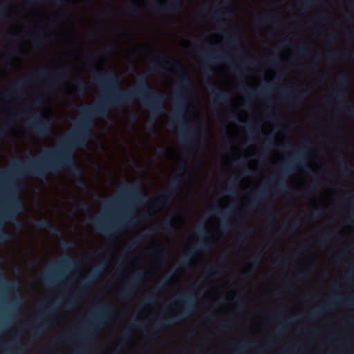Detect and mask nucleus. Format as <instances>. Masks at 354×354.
<instances>
[{"label": "nucleus", "instance_id": "f704fd0d", "mask_svg": "<svg viewBox=\"0 0 354 354\" xmlns=\"http://www.w3.org/2000/svg\"><path fill=\"white\" fill-rule=\"evenodd\" d=\"M144 237L142 236L133 239L127 245V248L129 250H135L142 243Z\"/></svg>", "mask_w": 354, "mask_h": 354}, {"label": "nucleus", "instance_id": "603ef678", "mask_svg": "<svg viewBox=\"0 0 354 354\" xmlns=\"http://www.w3.org/2000/svg\"><path fill=\"white\" fill-rule=\"evenodd\" d=\"M11 346L12 347H15L18 351H22L24 348H23V346L21 343V342L19 340H17L15 342H14Z\"/></svg>", "mask_w": 354, "mask_h": 354}, {"label": "nucleus", "instance_id": "3c124183", "mask_svg": "<svg viewBox=\"0 0 354 354\" xmlns=\"http://www.w3.org/2000/svg\"><path fill=\"white\" fill-rule=\"evenodd\" d=\"M323 55L327 60L330 62H333L334 59L335 58V55L331 51L326 52L324 53Z\"/></svg>", "mask_w": 354, "mask_h": 354}, {"label": "nucleus", "instance_id": "f03ea898", "mask_svg": "<svg viewBox=\"0 0 354 354\" xmlns=\"http://www.w3.org/2000/svg\"><path fill=\"white\" fill-rule=\"evenodd\" d=\"M156 58L161 59V61L151 66L150 71L151 73L167 70L171 66L180 68L178 75L179 84L176 89L173 101L175 105V111L171 116V122L173 124H178L182 127L180 134L181 142L185 145H191L194 141L195 133L190 123L185 118V113L188 107L186 91L193 88L192 80L177 59L166 55H157Z\"/></svg>", "mask_w": 354, "mask_h": 354}, {"label": "nucleus", "instance_id": "4468645a", "mask_svg": "<svg viewBox=\"0 0 354 354\" xmlns=\"http://www.w3.org/2000/svg\"><path fill=\"white\" fill-rule=\"evenodd\" d=\"M39 319L35 323L29 324L32 334L35 336H40L46 330V325L41 324V320L42 318H48L49 316L53 315V310L51 308H48L46 305L43 303L39 306Z\"/></svg>", "mask_w": 354, "mask_h": 354}, {"label": "nucleus", "instance_id": "4be33fe9", "mask_svg": "<svg viewBox=\"0 0 354 354\" xmlns=\"http://www.w3.org/2000/svg\"><path fill=\"white\" fill-rule=\"evenodd\" d=\"M204 61L207 64H214L218 61H230L229 57L226 56L224 53H219L218 51H211L209 54L205 55L203 57Z\"/></svg>", "mask_w": 354, "mask_h": 354}, {"label": "nucleus", "instance_id": "393cba45", "mask_svg": "<svg viewBox=\"0 0 354 354\" xmlns=\"http://www.w3.org/2000/svg\"><path fill=\"white\" fill-rule=\"evenodd\" d=\"M174 217H170L167 218L164 222V226H157L154 228H151L149 230L150 232H159L162 231L169 230L173 229L174 227Z\"/></svg>", "mask_w": 354, "mask_h": 354}, {"label": "nucleus", "instance_id": "412c9836", "mask_svg": "<svg viewBox=\"0 0 354 354\" xmlns=\"http://www.w3.org/2000/svg\"><path fill=\"white\" fill-rule=\"evenodd\" d=\"M77 265V261L73 259H72L68 255H66L62 259L57 261L53 264V268L55 270H65L71 268H73L76 267Z\"/></svg>", "mask_w": 354, "mask_h": 354}, {"label": "nucleus", "instance_id": "774afa93", "mask_svg": "<svg viewBox=\"0 0 354 354\" xmlns=\"http://www.w3.org/2000/svg\"><path fill=\"white\" fill-rule=\"evenodd\" d=\"M78 354H90V353L86 348H84L78 351Z\"/></svg>", "mask_w": 354, "mask_h": 354}, {"label": "nucleus", "instance_id": "a19ab883", "mask_svg": "<svg viewBox=\"0 0 354 354\" xmlns=\"http://www.w3.org/2000/svg\"><path fill=\"white\" fill-rule=\"evenodd\" d=\"M77 187L84 190V191H88V186L86 181L83 179V176L82 178H79L77 183H76Z\"/></svg>", "mask_w": 354, "mask_h": 354}, {"label": "nucleus", "instance_id": "aec40b11", "mask_svg": "<svg viewBox=\"0 0 354 354\" xmlns=\"http://www.w3.org/2000/svg\"><path fill=\"white\" fill-rule=\"evenodd\" d=\"M211 211L220 218V227L223 231H228L231 228V223L228 219L229 212L225 209H218L215 206L211 207Z\"/></svg>", "mask_w": 354, "mask_h": 354}, {"label": "nucleus", "instance_id": "9b49d317", "mask_svg": "<svg viewBox=\"0 0 354 354\" xmlns=\"http://www.w3.org/2000/svg\"><path fill=\"white\" fill-rule=\"evenodd\" d=\"M26 129L40 136H47L51 131V122L45 115L35 114L26 122Z\"/></svg>", "mask_w": 354, "mask_h": 354}, {"label": "nucleus", "instance_id": "09e8293b", "mask_svg": "<svg viewBox=\"0 0 354 354\" xmlns=\"http://www.w3.org/2000/svg\"><path fill=\"white\" fill-rule=\"evenodd\" d=\"M10 17L9 11L7 9L0 10V20H3Z\"/></svg>", "mask_w": 354, "mask_h": 354}, {"label": "nucleus", "instance_id": "338daca9", "mask_svg": "<svg viewBox=\"0 0 354 354\" xmlns=\"http://www.w3.org/2000/svg\"><path fill=\"white\" fill-rule=\"evenodd\" d=\"M21 302V299L19 297H17L16 300L12 303V307H17Z\"/></svg>", "mask_w": 354, "mask_h": 354}, {"label": "nucleus", "instance_id": "2f4dec72", "mask_svg": "<svg viewBox=\"0 0 354 354\" xmlns=\"http://www.w3.org/2000/svg\"><path fill=\"white\" fill-rule=\"evenodd\" d=\"M32 43L35 46L40 47L41 46L45 41V36L43 35H33L30 38Z\"/></svg>", "mask_w": 354, "mask_h": 354}, {"label": "nucleus", "instance_id": "de8ad7c7", "mask_svg": "<svg viewBox=\"0 0 354 354\" xmlns=\"http://www.w3.org/2000/svg\"><path fill=\"white\" fill-rule=\"evenodd\" d=\"M290 88L289 87H283L282 88L279 89L278 93L281 97H285L290 92Z\"/></svg>", "mask_w": 354, "mask_h": 354}, {"label": "nucleus", "instance_id": "69168bd1", "mask_svg": "<svg viewBox=\"0 0 354 354\" xmlns=\"http://www.w3.org/2000/svg\"><path fill=\"white\" fill-rule=\"evenodd\" d=\"M352 203H353V211L349 214V216H348V221H347L348 222L350 221L351 220L354 219V197L353 198Z\"/></svg>", "mask_w": 354, "mask_h": 354}, {"label": "nucleus", "instance_id": "37998d69", "mask_svg": "<svg viewBox=\"0 0 354 354\" xmlns=\"http://www.w3.org/2000/svg\"><path fill=\"white\" fill-rule=\"evenodd\" d=\"M298 53L301 55H308L310 51L306 45H301L298 48Z\"/></svg>", "mask_w": 354, "mask_h": 354}, {"label": "nucleus", "instance_id": "58836bf2", "mask_svg": "<svg viewBox=\"0 0 354 354\" xmlns=\"http://www.w3.org/2000/svg\"><path fill=\"white\" fill-rule=\"evenodd\" d=\"M261 259L259 256L255 255L253 260L249 263L250 269L248 270V273L250 274L253 272L254 269L259 265Z\"/></svg>", "mask_w": 354, "mask_h": 354}, {"label": "nucleus", "instance_id": "20e7f679", "mask_svg": "<svg viewBox=\"0 0 354 354\" xmlns=\"http://www.w3.org/2000/svg\"><path fill=\"white\" fill-rule=\"evenodd\" d=\"M12 169L6 170L0 168V180L2 182V194L6 200V207L0 212L1 218L5 223L11 222L18 230L24 227V223L17 219L19 214L24 210V206L18 196V187L15 178L17 176V168L12 162Z\"/></svg>", "mask_w": 354, "mask_h": 354}, {"label": "nucleus", "instance_id": "f257e3e1", "mask_svg": "<svg viewBox=\"0 0 354 354\" xmlns=\"http://www.w3.org/2000/svg\"><path fill=\"white\" fill-rule=\"evenodd\" d=\"M95 71L93 80L106 90V93L97 103L84 104L79 107V117L74 121L72 131L56 148H46L38 158L28 156L24 162L15 159L12 162L17 168V176L43 179L50 173H58L68 167L73 177L82 178L83 171L75 162L74 154L77 149L87 147L95 125V119L106 117L111 109L124 106L135 99L140 100L155 117L165 113V98L150 87L146 73H138L134 86L123 90L115 73L107 71L101 75L97 73L98 69Z\"/></svg>", "mask_w": 354, "mask_h": 354}, {"label": "nucleus", "instance_id": "b1692460", "mask_svg": "<svg viewBox=\"0 0 354 354\" xmlns=\"http://www.w3.org/2000/svg\"><path fill=\"white\" fill-rule=\"evenodd\" d=\"M268 196V193L266 188H261L254 192V194L249 197V201L252 205H255L261 201L266 199Z\"/></svg>", "mask_w": 354, "mask_h": 354}, {"label": "nucleus", "instance_id": "7ed1b4c3", "mask_svg": "<svg viewBox=\"0 0 354 354\" xmlns=\"http://www.w3.org/2000/svg\"><path fill=\"white\" fill-rule=\"evenodd\" d=\"M120 198H127L129 202L127 210L116 225L108 227L100 217H90L88 222L93 225L98 231L106 236L112 238L116 232L126 230L138 221V216L132 214L134 209L133 205L142 204L145 201V196L139 183L131 184L125 182L121 192Z\"/></svg>", "mask_w": 354, "mask_h": 354}, {"label": "nucleus", "instance_id": "4c0bfd02", "mask_svg": "<svg viewBox=\"0 0 354 354\" xmlns=\"http://www.w3.org/2000/svg\"><path fill=\"white\" fill-rule=\"evenodd\" d=\"M341 107L344 111L351 114L354 117V106L351 104V101L348 103H342Z\"/></svg>", "mask_w": 354, "mask_h": 354}, {"label": "nucleus", "instance_id": "1a4fd4ad", "mask_svg": "<svg viewBox=\"0 0 354 354\" xmlns=\"http://www.w3.org/2000/svg\"><path fill=\"white\" fill-rule=\"evenodd\" d=\"M185 170V165H182L178 169V173L173 177L169 184V189L161 195L155 197L150 201V205L154 209L159 210L162 208L166 203L171 200L176 193L177 189L180 186L182 176Z\"/></svg>", "mask_w": 354, "mask_h": 354}, {"label": "nucleus", "instance_id": "680f3d73", "mask_svg": "<svg viewBox=\"0 0 354 354\" xmlns=\"http://www.w3.org/2000/svg\"><path fill=\"white\" fill-rule=\"evenodd\" d=\"M117 198L110 199L105 201V205L107 207H111L114 205L117 202Z\"/></svg>", "mask_w": 354, "mask_h": 354}, {"label": "nucleus", "instance_id": "13d9d810", "mask_svg": "<svg viewBox=\"0 0 354 354\" xmlns=\"http://www.w3.org/2000/svg\"><path fill=\"white\" fill-rule=\"evenodd\" d=\"M252 233V230H245L241 235L240 239L241 240H243L244 239L248 238L250 236Z\"/></svg>", "mask_w": 354, "mask_h": 354}, {"label": "nucleus", "instance_id": "5701e85b", "mask_svg": "<svg viewBox=\"0 0 354 354\" xmlns=\"http://www.w3.org/2000/svg\"><path fill=\"white\" fill-rule=\"evenodd\" d=\"M145 277H146V274L144 273L136 274L135 277L131 279V282L129 283L127 288L120 292V297L123 299H127L130 297L131 295V286L139 284Z\"/></svg>", "mask_w": 354, "mask_h": 354}, {"label": "nucleus", "instance_id": "473e14b6", "mask_svg": "<svg viewBox=\"0 0 354 354\" xmlns=\"http://www.w3.org/2000/svg\"><path fill=\"white\" fill-rule=\"evenodd\" d=\"M126 12L127 15L140 17L141 16L140 12L137 5L134 6H127L126 8Z\"/></svg>", "mask_w": 354, "mask_h": 354}, {"label": "nucleus", "instance_id": "ddd939ff", "mask_svg": "<svg viewBox=\"0 0 354 354\" xmlns=\"http://www.w3.org/2000/svg\"><path fill=\"white\" fill-rule=\"evenodd\" d=\"M150 7L152 11L161 15L177 14L182 10L180 0H170L169 5L160 0H154Z\"/></svg>", "mask_w": 354, "mask_h": 354}, {"label": "nucleus", "instance_id": "e2e57ef3", "mask_svg": "<svg viewBox=\"0 0 354 354\" xmlns=\"http://www.w3.org/2000/svg\"><path fill=\"white\" fill-rule=\"evenodd\" d=\"M7 131H8V129L6 127H3L0 128V139L6 135Z\"/></svg>", "mask_w": 354, "mask_h": 354}, {"label": "nucleus", "instance_id": "c756f323", "mask_svg": "<svg viewBox=\"0 0 354 354\" xmlns=\"http://www.w3.org/2000/svg\"><path fill=\"white\" fill-rule=\"evenodd\" d=\"M250 88L252 90L250 91H248L245 89V92L247 93V94L249 97H253V96L261 97L266 93V91H268V89L270 88V86H266L263 89H261V90H257L256 88H254L253 86H251Z\"/></svg>", "mask_w": 354, "mask_h": 354}, {"label": "nucleus", "instance_id": "a211bd4d", "mask_svg": "<svg viewBox=\"0 0 354 354\" xmlns=\"http://www.w3.org/2000/svg\"><path fill=\"white\" fill-rule=\"evenodd\" d=\"M32 226L37 230L46 229L53 234L59 233L60 231L56 225L46 218H39L31 222Z\"/></svg>", "mask_w": 354, "mask_h": 354}, {"label": "nucleus", "instance_id": "052dcab7", "mask_svg": "<svg viewBox=\"0 0 354 354\" xmlns=\"http://www.w3.org/2000/svg\"><path fill=\"white\" fill-rule=\"evenodd\" d=\"M320 216H321V213L317 209H316L315 211H313L310 213V217L313 219L318 218Z\"/></svg>", "mask_w": 354, "mask_h": 354}, {"label": "nucleus", "instance_id": "79ce46f5", "mask_svg": "<svg viewBox=\"0 0 354 354\" xmlns=\"http://www.w3.org/2000/svg\"><path fill=\"white\" fill-rule=\"evenodd\" d=\"M131 326L133 327V328H139V329H142V330H144L145 329V326L143 325V322L142 320L140 319H135L132 323H131Z\"/></svg>", "mask_w": 354, "mask_h": 354}, {"label": "nucleus", "instance_id": "7c9ffc66", "mask_svg": "<svg viewBox=\"0 0 354 354\" xmlns=\"http://www.w3.org/2000/svg\"><path fill=\"white\" fill-rule=\"evenodd\" d=\"M238 178H230L229 180L228 185L225 189V192H227L230 194H234L235 193L236 187V180Z\"/></svg>", "mask_w": 354, "mask_h": 354}, {"label": "nucleus", "instance_id": "2eb2a0df", "mask_svg": "<svg viewBox=\"0 0 354 354\" xmlns=\"http://www.w3.org/2000/svg\"><path fill=\"white\" fill-rule=\"evenodd\" d=\"M214 103L223 105L229 102V94L219 88H215L213 84H210L208 88Z\"/></svg>", "mask_w": 354, "mask_h": 354}, {"label": "nucleus", "instance_id": "864d4df0", "mask_svg": "<svg viewBox=\"0 0 354 354\" xmlns=\"http://www.w3.org/2000/svg\"><path fill=\"white\" fill-rule=\"evenodd\" d=\"M169 283H170V279L167 277L162 282H160L159 284H158L156 286V288L158 290H160L163 286L169 285Z\"/></svg>", "mask_w": 354, "mask_h": 354}, {"label": "nucleus", "instance_id": "a878e982", "mask_svg": "<svg viewBox=\"0 0 354 354\" xmlns=\"http://www.w3.org/2000/svg\"><path fill=\"white\" fill-rule=\"evenodd\" d=\"M275 19H277L280 21V23L278 24V26H281L280 17L279 16H275V15H261V16L257 17L256 18L255 21L258 24H273V22Z\"/></svg>", "mask_w": 354, "mask_h": 354}, {"label": "nucleus", "instance_id": "5fc2aeb1", "mask_svg": "<svg viewBox=\"0 0 354 354\" xmlns=\"http://www.w3.org/2000/svg\"><path fill=\"white\" fill-rule=\"evenodd\" d=\"M145 301L147 304H155L158 302V299L156 296H148L145 298Z\"/></svg>", "mask_w": 354, "mask_h": 354}, {"label": "nucleus", "instance_id": "4d7b16f0", "mask_svg": "<svg viewBox=\"0 0 354 354\" xmlns=\"http://www.w3.org/2000/svg\"><path fill=\"white\" fill-rule=\"evenodd\" d=\"M42 101H43V100L41 97H38L31 102L30 106L33 108L38 107L39 106H40Z\"/></svg>", "mask_w": 354, "mask_h": 354}, {"label": "nucleus", "instance_id": "bb28decb", "mask_svg": "<svg viewBox=\"0 0 354 354\" xmlns=\"http://www.w3.org/2000/svg\"><path fill=\"white\" fill-rule=\"evenodd\" d=\"M309 91L306 88H301L299 90H295L293 92L294 99L290 101V103L294 104L295 102H301L303 98L307 96Z\"/></svg>", "mask_w": 354, "mask_h": 354}, {"label": "nucleus", "instance_id": "39448f33", "mask_svg": "<svg viewBox=\"0 0 354 354\" xmlns=\"http://www.w3.org/2000/svg\"><path fill=\"white\" fill-rule=\"evenodd\" d=\"M277 147L281 149L292 151L290 160L287 162L285 165L281 167L276 182L272 185L274 190L278 192H284L288 189L286 181L292 171L297 169L305 171L310 169V166L305 163L303 158L304 156L309 155L312 153V145L310 142H306L304 143L302 147L295 149L290 142L286 144L283 142L277 144Z\"/></svg>", "mask_w": 354, "mask_h": 354}, {"label": "nucleus", "instance_id": "9d476101", "mask_svg": "<svg viewBox=\"0 0 354 354\" xmlns=\"http://www.w3.org/2000/svg\"><path fill=\"white\" fill-rule=\"evenodd\" d=\"M343 303L346 304L347 306H353L354 304L353 299L351 298H343L335 296L330 299L326 304L309 312L304 317V319L308 322H315L319 315L330 312L338 304Z\"/></svg>", "mask_w": 354, "mask_h": 354}, {"label": "nucleus", "instance_id": "c85d7f7f", "mask_svg": "<svg viewBox=\"0 0 354 354\" xmlns=\"http://www.w3.org/2000/svg\"><path fill=\"white\" fill-rule=\"evenodd\" d=\"M339 165L342 176L344 178L349 177L353 171L351 165L344 160H341L339 161Z\"/></svg>", "mask_w": 354, "mask_h": 354}, {"label": "nucleus", "instance_id": "0eeeda50", "mask_svg": "<svg viewBox=\"0 0 354 354\" xmlns=\"http://www.w3.org/2000/svg\"><path fill=\"white\" fill-rule=\"evenodd\" d=\"M58 69L41 70L37 71L32 74L29 75L25 78L17 81L15 85L6 93V97H10V93L17 95L19 97L25 96V86L35 80L43 79L46 80L48 86L55 90L57 88V84L64 82V78L66 77V72L67 68L66 66Z\"/></svg>", "mask_w": 354, "mask_h": 354}, {"label": "nucleus", "instance_id": "f8f14e48", "mask_svg": "<svg viewBox=\"0 0 354 354\" xmlns=\"http://www.w3.org/2000/svg\"><path fill=\"white\" fill-rule=\"evenodd\" d=\"M197 231L200 235V241L192 245L188 252L182 257L180 262L183 265L188 266L191 264L192 258L194 257L196 252L209 249L211 247V239L204 234L203 229L198 227L197 228Z\"/></svg>", "mask_w": 354, "mask_h": 354}, {"label": "nucleus", "instance_id": "e433bc0d", "mask_svg": "<svg viewBox=\"0 0 354 354\" xmlns=\"http://www.w3.org/2000/svg\"><path fill=\"white\" fill-rule=\"evenodd\" d=\"M75 246V242L71 241H62L60 242V247L64 251H68Z\"/></svg>", "mask_w": 354, "mask_h": 354}, {"label": "nucleus", "instance_id": "cd10ccee", "mask_svg": "<svg viewBox=\"0 0 354 354\" xmlns=\"http://www.w3.org/2000/svg\"><path fill=\"white\" fill-rule=\"evenodd\" d=\"M81 297L80 291L75 292L73 295L70 297L68 301L64 304V306L67 309L73 308L79 301Z\"/></svg>", "mask_w": 354, "mask_h": 354}, {"label": "nucleus", "instance_id": "f3484780", "mask_svg": "<svg viewBox=\"0 0 354 354\" xmlns=\"http://www.w3.org/2000/svg\"><path fill=\"white\" fill-rule=\"evenodd\" d=\"M213 9H216V12L214 14V17L217 23L218 30L221 32L225 30L224 26L227 24L226 19L231 17V12L227 10L223 11L215 4L212 5Z\"/></svg>", "mask_w": 354, "mask_h": 354}, {"label": "nucleus", "instance_id": "423d86ee", "mask_svg": "<svg viewBox=\"0 0 354 354\" xmlns=\"http://www.w3.org/2000/svg\"><path fill=\"white\" fill-rule=\"evenodd\" d=\"M113 309L111 304L101 302L90 314L89 319L79 340L91 343L96 339L99 330L107 326L113 318Z\"/></svg>", "mask_w": 354, "mask_h": 354}, {"label": "nucleus", "instance_id": "72a5a7b5", "mask_svg": "<svg viewBox=\"0 0 354 354\" xmlns=\"http://www.w3.org/2000/svg\"><path fill=\"white\" fill-rule=\"evenodd\" d=\"M75 88L81 95H84L86 92L87 86L83 80L78 79Z\"/></svg>", "mask_w": 354, "mask_h": 354}, {"label": "nucleus", "instance_id": "dca6fc26", "mask_svg": "<svg viewBox=\"0 0 354 354\" xmlns=\"http://www.w3.org/2000/svg\"><path fill=\"white\" fill-rule=\"evenodd\" d=\"M106 266V263H102L97 266L92 272L89 274L88 277L84 279L80 284L81 289L86 288L89 285L97 279L102 274Z\"/></svg>", "mask_w": 354, "mask_h": 354}, {"label": "nucleus", "instance_id": "c9c22d12", "mask_svg": "<svg viewBox=\"0 0 354 354\" xmlns=\"http://www.w3.org/2000/svg\"><path fill=\"white\" fill-rule=\"evenodd\" d=\"M225 37L228 39L230 44L234 46H237L241 42L240 38L236 33L232 34Z\"/></svg>", "mask_w": 354, "mask_h": 354}, {"label": "nucleus", "instance_id": "bf43d9fd", "mask_svg": "<svg viewBox=\"0 0 354 354\" xmlns=\"http://www.w3.org/2000/svg\"><path fill=\"white\" fill-rule=\"evenodd\" d=\"M232 326L231 322H223L220 324V326L223 330H227Z\"/></svg>", "mask_w": 354, "mask_h": 354}, {"label": "nucleus", "instance_id": "6e6d98bb", "mask_svg": "<svg viewBox=\"0 0 354 354\" xmlns=\"http://www.w3.org/2000/svg\"><path fill=\"white\" fill-rule=\"evenodd\" d=\"M130 336H131V333L129 330H124L123 333H122V340L124 342H126L127 341L129 340V338H130Z\"/></svg>", "mask_w": 354, "mask_h": 354}, {"label": "nucleus", "instance_id": "49530a36", "mask_svg": "<svg viewBox=\"0 0 354 354\" xmlns=\"http://www.w3.org/2000/svg\"><path fill=\"white\" fill-rule=\"evenodd\" d=\"M78 207L81 210H84V211H86V212L90 211L89 205L83 201H80V203H78Z\"/></svg>", "mask_w": 354, "mask_h": 354}, {"label": "nucleus", "instance_id": "c03bdc74", "mask_svg": "<svg viewBox=\"0 0 354 354\" xmlns=\"http://www.w3.org/2000/svg\"><path fill=\"white\" fill-rule=\"evenodd\" d=\"M3 285L5 288L8 290H15L17 288L16 283L11 281H3Z\"/></svg>", "mask_w": 354, "mask_h": 354}, {"label": "nucleus", "instance_id": "6e6552de", "mask_svg": "<svg viewBox=\"0 0 354 354\" xmlns=\"http://www.w3.org/2000/svg\"><path fill=\"white\" fill-rule=\"evenodd\" d=\"M176 300L181 304L182 309L177 318L162 319L152 325L151 331L153 334L165 327L171 326L180 319L190 316L195 309V296L191 290H186L176 297Z\"/></svg>", "mask_w": 354, "mask_h": 354}, {"label": "nucleus", "instance_id": "0e129e2a", "mask_svg": "<svg viewBox=\"0 0 354 354\" xmlns=\"http://www.w3.org/2000/svg\"><path fill=\"white\" fill-rule=\"evenodd\" d=\"M243 61L244 62V64H247V65H252V66H254V63L251 61L250 59H248V57H243Z\"/></svg>", "mask_w": 354, "mask_h": 354}, {"label": "nucleus", "instance_id": "ea45409f", "mask_svg": "<svg viewBox=\"0 0 354 354\" xmlns=\"http://www.w3.org/2000/svg\"><path fill=\"white\" fill-rule=\"evenodd\" d=\"M221 269L216 265L212 266L207 270V274L209 277H213L216 276L218 273H220Z\"/></svg>", "mask_w": 354, "mask_h": 354}, {"label": "nucleus", "instance_id": "a18cd8bd", "mask_svg": "<svg viewBox=\"0 0 354 354\" xmlns=\"http://www.w3.org/2000/svg\"><path fill=\"white\" fill-rule=\"evenodd\" d=\"M301 225V222L299 220H295L289 227V230L290 232H293L298 229Z\"/></svg>", "mask_w": 354, "mask_h": 354}, {"label": "nucleus", "instance_id": "6ab92c4d", "mask_svg": "<svg viewBox=\"0 0 354 354\" xmlns=\"http://www.w3.org/2000/svg\"><path fill=\"white\" fill-rule=\"evenodd\" d=\"M348 84V77L345 74L341 75L334 88V95L338 100L342 101L344 100L345 95V87Z\"/></svg>", "mask_w": 354, "mask_h": 354}, {"label": "nucleus", "instance_id": "8fccbe9b", "mask_svg": "<svg viewBox=\"0 0 354 354\" xmlns=\"http://www.w3.org/2000/svg\"><path fill=\"white\" fill-rule=\"evenodd\" d=\"M335 236V233H332V234H328L326 236H324L321 238L320 243L322 244H326V243H328L329 241L331 239V236Z\"/></svg>", "mask_w": 354, "mask_h": 354}]
</instances>
